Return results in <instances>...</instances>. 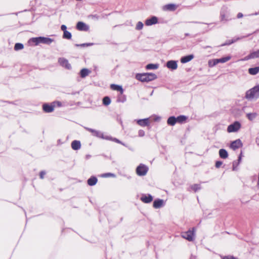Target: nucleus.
Returning a JSON list of instances; mask_svg holds the SVG:
<instances>
[{
    "label": "nucleus",
    "mask_w": 259,
    "mask_h": 259,
    "mask_svg": "<svg viewBox=\"0 0 259 259\" xmlns=\"http://www.w3.org/2000/svg\"><path fill=\"white\" fill-rule=\"evenodd\" d=\"M156 78V75L153 73H138L136 75V78L142 82H149Z\"/></svg>",
    "instance_id": "1"
},
{
    "label": "nucleus",
    "mask_w": 259,
    "mask_h": 259,
    "mask_svg": "<svg viewBox=\"0 0 259 259\" xmlns=\"http://www.w3.org/2000/svg\"><path fill=\"white\" fill-rule=\"evenodd\" d=\"M259 97V85H256L246 92L245 98L251 100Z\"/></svg>",
    "instance_id": "2"
},
{
    "label": "nucleus",
    "mask_w": 259,
    "mask_h": 259,
    "mask_svg": "<svg viewBox=\"0 0 259 259\" xmlns=\"http://www.w3.org/2000/svg\"><path fill=\"white\" fill-rule=\"evenodd\" d=\"M148 168L145 165L140 164L136 169V172L138 176H145L147 173Z\"/></svg>",
    "instance_id": "3"
},
{
    "label": "nucleus",
    "mask_w": 259,
    "mask_h": 259,
    "mask_svg": "<svg viewBox=\"0 0 259 259\" xmlns=\"http://www.w3.org/2000/svg\"><path fill=\"white\" fill-rule=\"evenodd\" d=\"M85 128L88 131L91 132L92 134V135L93 136H96L97 137H98V138H102V139H110L108 137V136L104 137L103 134L102 132H100V131L94 130V129H92V128H89V127H85Z\"/></svg>",
    "instance_id": "4"
},
{
    "label": "nucleus",
    "mask_w": 259,
    "mask_h": 259,
    "mask_svg": "<svg viewBox=\"0 0 259 259\" xmlns=\"http://www.w3.org/2000/svg\"><path fill=\"white\" fill-rule=\"evenodd\" d=\"M181 236L183 238H185L189 241H193L194 236V228H193L192 231L188 230L187 232H183Z\"/></svg>",
    "instance_id": "5"
},
{
    "label": "nucleus",
    "mask_w": 259,
    "mask_h": 259,
    "mask_svg": "<svg viewBox=\"0 0 259 259\" xmlns=\"http://www.w3.org/2000/svg\"><path fill=\"white\" fill-rule=\"evenodd\" d=\"M241 127V124L238 121H235L233 124L229 125L227 128L228 133L237 132Z\"/></svg>",
    "instance_id": "6"
},
{
    "label": "nucleus",
    "mask_w": 259,
    "mask_h": 259,
    "mask_svg": "<svg viewBox=\"0 0 259 259\" xmlns=\"http://www.w3.org/2000/svg\"><path fill=\"white\" fill-rule=\"evenodd\" d=\"M58 62L61 66H62L63 67H65V68L67 69H70L71 68V65L69 63L68 61L64 58H60L58 60Z\"/></svg>",
    "instance_id": "7"
},
{
    "label": "nucleus",
    "mask_w": 259,
    "mask_h": 259,
    "mask_svg": "<svg viewBox=\"0 0 259 259\" xmlns=\"http://www.w3.org/2000/svg\"><path fill=\"white\" fill-rule=\"evenodd\" d=\"M242 146V143L240 139L233 141L230 145V148L235 150Z\"/></svg>",
    "instance_id": "8"
},
{
    "label": "nucleus",
    "mask_w": 259,
    "mask_h": 259,
    "mask_svg": "<svg viewBox=\"0 0 259 259\" xmlns=\"http://www.w3.org/2000/svg\"><path fill=\"white\" fill-rule=\"evenodd\" d=\"M157 23L158 18L156 16H152L150 18L147 19L145 21V25L147 26H151Z\"/></svg>",
    "instance_id": "9"
},
{
    "label": "nucleus",
    "mask_w": 259,
    "mask_h": 259,
    "mask_svg": "<svg viewBox=\"0 0 259 259\" xmlns=\"http://www.w3.org/2000/svg\"><path fill=\"white\" fill-rule=\"evenodd\" d=\"M76 29L80 31H87L89 26L82 22H78L76 24Z\"/></svg>",
    "instance_id": "10"
},
{
    "label": "nucleus",
    "mask_w": 259,
    "mask_h": 259,
    "mask_svg": "<svg viewBox=\"0 0 259 259\" xmlns=\"http://www.w3.org/2000/svg\"><path fill=\"white\" fill-rule=\"evenodd\" d=\"M43 110L46 113H50L54 111V106L52 103L51 104H44L42 106Z\"/></svg>",
    "instance_id": "11"
},
{
    "label": "nucleus",
    "mask_w": 259,
    "mask_h": 259,
    "mask_svg": "<svg viewBox=\"0 0 259 259\" xmlns=\"http://www.w3.org/2000/svg\"><path fill=\"white\" fill-rule=\"evenodd\" d=\"M166 67L172 70H176L178 68L177 62L176 61L170 60L166 63Z\"/></svg>",
    "instance_id": "12"
},
{
    "label": "nucleus",
    "mask_w": 259,
    "mask_h": 259,
    "mask_svg": "<svg viewBox=\"0 0 259 259\" xmlns=\"http://www.w3.org/2000/svg\"><path fill=\"white\" fill-rule=\"evenodd\" d=\"M141 200L144 203H148L152 201L153 197L150 194L143 195L141 197Z\"/></svg>",
    "instance_id": "13"
},
{
    "label": "nucleus",
    "mask_w": 259,
    "mask_h": 259,
    "mask_svg": "<svg viewBox=\"0 0 259 259\" xmlns=\"http://www.w3.org/2000/svg\"><path fill=\"white\" fill-rule=\"evenodd\" d=\"M164 205V201L162 199H157L154 200L153 202V207L155 208H159Z\"/></svg>",
    "instance_id": "14"
},
{
    "label": "nucleus",
    "mask_w": 259,
    "mask_h": 259,
    "mask_svg": "<svg viewBox=\"0 0 259 259\" xmlns=\"http://www.w3.org/2000/svg\"><path fill=\"white\" fill-rule=\"evenodd\" d=\"M137 123L141 126H147L149 124V118L137 120Z\"/></svg>",
    "instance_id": "15"
},
{
    "label": "nucleus",
    "mask_w": 259,
    "mask_h": 259,
    "mask_svg": "<svg viewBox=\"0 0 259 259\" xmlns=\"http://www.w3.org/2000/svg\"><path fill=\"white\" fill-rule=\"evenodd\" d=\"M81 147V144L79 141L74 140L71 143V148L74 150H79Z\"/></svg>",
    "instance_id": "16"
},
{
    "label": "nucleus",
    "mask_w": 259,
    "mask_h": 259,
    "mask_svg": "<svg viewBox=\"0 0 259 259\" xmlns=\"http://www.w3.org/2000/svg\"><path fill=\"white\" fill-rule=\"evenodd\" d=\"M194 56L193 55H189L186 56H184L181 58V62L182 63H186L191 60H192L194 58Z\"/></svg>",
    "instance_id": "17"
},
{
    "label": "nucleus",
    "mask_w": 259,
    "mask_h": 259,
    "mask_svg": "<svg viewBox=\"0 0 259 259\" xmlns=\"http://www.w3.org/2000/svg\"><path fill=\"white\" fill-rule=\"evenodd\" d=\"M176 9V6L175 4H168L163 7V10L165 11H174Z\"/></svg>",
    "instance_id": "18"
},
{
    "label": "nucleus",
    "mask_w": 259,
    "mask_h": 259,
    "mask_svg": "<svg viewBox=\"0 0 259 259\" xmlns=\"http://www.w3.org/2000/svg\"><path fill=\"white\" fill-rule=\"evenodd\" d=\"M53 41L54 39L51 38L41 36V44L50 45Z\"/></svg>",
    "instance_id": "19"
},
{
    "label": "nucleus",
    "mask_w": 259,
    "mask_h": 259,
    "mask_svg": "<svg viewBox=\"0 0 259 259\" xmlns=\"http://www.w3.org/2000/svg\"><path fill=\"white\" fill-rule=\"evenodd\" d=\"M110 88L112 90L117 91L120 92V93L123 94V90L122 87L120 85L112 84L110 85Z\"/></svg>",
    "instance_id": "20"
},
{
    "label": "nucleus",
    "mask_w": 259,
    "mask_h": 259,
    "mask_svg": "<svg viewBox=\"0 0 259 259\" xmlns=\"http://www.w3.org/2000/svg\"><path fill=\"white\" fill-rule=\"evenodd\" d=\"M98 180L96 177L92 176L88 180V184L89 186H94L97 183Z\"/></svg>",
    "instance_id": "21"
},
{
    "label": "nucleus",
    "mask_w": 259,
    "mask_h": 259,
    "mask_svg": "<svg viewBox=\"0 0 259 259\" xmlns=\"http://www.w3.org/2000/svg\"><path fill=\"white\" fill-rule=\"evenodd\" d=\"M219 156L222 158L226 159L228 157V153L225 149H221L219 150Z\"/></svg>",
    "instance_id": "22"
},
{
    "label": "nucleus",
    "mask_w": 259,
    "mask_h": 259,
    "mask_svg": "<svg viewBox=\"0 0 259 259\" xmlns=\"http://www.w3.org/2000/svg\"><path fill=\"white\" fill-rule=\"evenodd\" d=\"M167 123L168 125L173 126L177 123V118L175 116L169 117L167 121Z\"/></svg>",
    "instance_id": "23"
},
{
    "label": "nucleus",
    "mask_w": 259,
    "mask_h": 259,
    "mask_svg": "<svg viewBox=\"0 0 259 259\" xmlns=\"http://www.w3.org/2000/svg\"><path fill=\"white\" fill-rule=\"evenodd\" d=\"M29 41V42L34 44L36 46L38 45V44H41V36L31 38Z\"/></svg>",
    "instance_id": "24"
},
{
    "label": "nucleus",
    "mask_w": 259,
    "mask_h": 259,
    "mask_svg": "<svg viewBox=\"0 0 259 259\" xmlns=\"http://www.w3.org/2000/svg\"><path fill=\"white\" fill-rule=\"evenodd\" d=\"M258 115L257 113L256 112L253 113H248L246 114V117L250 121L253 120Z\"/></svg>",
    "instance_id": "25"
},
{
    "label": "nucleus",
    "mask_w": 259,
    "mask_h": 259,
    "mask_svg": "<svg viewBox=\"0 0 259 259\" xmlns=\"http://www.w3.org/2000/svg\"><path fill=\"white\" fill-rule=\"evenodd\" d=\"M90 71L86 68L82 69L80 71V75L82 78H84L89 75Z\"/></svg>",
    "instance_id": "26"
},
{
    "label": "nucleus",
    "mask_w": 259,
    "mask_h": 259,
    "mask_svg": "<svg viewBox=\"0 0 259 259\" xmlns=\"http://www.w3.org/2000/svg\"><path fill=\"white\" fill-rule=\"evenodd\" d=\"M248 72L251 75H256L259 73V67L249 68L248 69Z\"/></svg>",
    "instance_id": "27"
},
{
    "label": "nucleus",
    "mask_w": 259,
    "mask_h": 259,
    "mask_svg": "<svg viewBox=\"0 0 259 259\" xmlns=\"http://www.w3.org/2000/svg\"><path fill=\"white\" fill-rule=\"evenodd\" d=\"M217 62L218 63H224L231 59V57L228 56L220 59H216Z\"/></svg>",
    "instance_id": "28"
},
{
    "label": "nucleus",
    "mask_w": 259,
    "mask_h": 259,
    "mask_svg": "<svg viewBox=\"0 0 259 259\" xmlns=\"http://www.w3.org/2000/svg\"><path fill=\"white\" fill-rule=\"evenodd\" d=\"M177 118V122H179L180 123H183L185 122L187 120V117L185 115H180L176 117Z\"/></svg>",
    "instance_id": "29"
},
{
    "label": "nucleus",
    "mask_w": 259,
    "mask_h": 259,
    "mask_svg": "<svg viewBox=\"0 0 259 259\" xmlns=\"http://www.w3.org/2000/svg\"><path fill=\"white\" fill-rule=\"evenodd\" d=\"M158 68V65L157 64H149L146 65V68L147 70L156 69Z\"/></svg>",
    "instance_id": "30"
},
{
    "label": "nucleus",
    "mask_w": 259,
    "mask_h": 259,
    "mask_svg": "<svg viewBox=\"0 0 259 259\" xmlns=\"http://www.w3.org/2000/svg\"><path fill=\"white\" fill-rule=\"evenodd\" d=\"M126 101V97L123 95L122 94L120 93L117 99L118 102L124 103Z\"/></svg>",
    "instance_id": "31"
},
{
    "label": "nucleus",
    "mask_w": 259,
    "mask_h": 259,
    "mask_svg": "<svg viewBox=\"0 0 259 259\" xmlns=\"http://www.w3.org/2000/svg\"><path fill=\"white\" fill-rule=\"evenodd\" d=\"M72 36L71 33L67 31H65V32H63V38L65 39H71Z\"/></svg>",
    "instance_id": "32"
},
{
    "label": "nucleus",
    "mask_w": 259,
    "mask_h": 259,
    "mask_svg": "<svg viewBox=\"0 0 259 259\" xmlns=\"http://www.w3.org/2000/svg\"><path fill=\"white\" fill-rule=\"evenodd\" d=\"M111 103V100L108 97H105L103 99V104L105 106H108Z\"/></svg>",
    "instance_id": "33"
},
{
    "label": "nucleus",
    "mask_w": 259,
    "mask_h": 259,
    "mask_svg": "<svg viewBox=\"0 0 259 259\" xmlns=\"http://www.w3.org/2000/svg\"><path fill=\"white\" fill-rule=\"evenodd\" d=\"M216 61H217L216 59L209 60L208 62V64L209 67H213L214 66H215L216 65H217L218 63H217V62Z\"/></svg>",
    "instance_id": "34"
},
{
    "label": "nucleus",
    "mask_w": 259,
    "mask_h": 259,
    "mask_svg": "<svg viewBox=\"0 0 259 259\" xmlns=\"http://www.w3.org/2000/svg\"><path fill=\"white\" fill-rule=\"evenodd\" d=\"M23 48H24V46L22 44L16 43L14 46V50L15 51H19V50L23 49Z\"/></svg>",
    "instance_id": "35"
},
{
    "label": "nucleus",
    "mask_w": 259,
    "mask_h": 259,
    "mask_svg": "<svg viewBox=\"0 0 259 259\" xmlns=\"http://www.w3.org/2000/svg\"><path fill=\"white\" fill-rule=\"evenodd\" d=\"M239 39H240V38L238 37L236 39H233L231 40H227L224 44H223L222 46H224L225 45H230L232 44V43L235 42L237 40H239Z\"/></svg>",
    "instance_id": "36"
},
{
    "label": "nucleus",
    "mask_w": 259,
    "mask_h": 259,
    "mask_svg": "<svg viewBox=\"0 0 259 259\" xmlns=\"http://www.w3.org/2000/svg\"><path fill=\"white\" fill-rule=\"evenodd\" d=\"M191 188L194 191L196 192L201 189L200 186L199 184H194L191 186Z\"/></svg>",
    "instance_id": "37"
},
{
    "label": "nucleus",
    "mask_w": 259,
    "mask_h": 259,
    "mask_svg": "<svg viewBox=\"0 0 259 259\" xmlns=\"http://www.w3.org/2000/svg\"><path fill=\"white\" fill-rule=\"evenodd\" d=\"M102 177L103 178H107V177H113L115 178L116 177L115 175L112 173L108 172V173H105L101 175Z\"/></svg>",
    "instance_id": "38"
},
{
    "label": "nucleus",
    "mask_w": 259,
    "mask_h": 259,
    "mask_svg": "<svg viewBox=\"0 0 259 259\" xmlns=\"http://www.w3.org/2000/svg\"><path fill=\"white\" fill-rule=\"evenodd\" d=\"M110 139H108L109 140H111V141H113L117 143H119V144H120L123 146H125V144L124 143H123L121 141H120V140H119L118 139H116V138H113L112 137H108Z\"/></svg>",
    "instance_id": "39"
},
{
    "label": "nucleus",
    "mask_w": 259,
    "mask_h": 259,
    "mask_svg": "<svg viewBox=\"0 0 259 259\" xmlns=\"http://www.w3.org/2000/svg\"><path fill=\"white\" fill-rule=\"evenodd\" d=\"M143 27V24L142 22L139 21L137 23L136 25V29L137 30H141Z\"/></svg>",
    "instance_id": "40"
},
{
    "label": "nucleus",
    "mask_w": 259,
    "mask_h": 259,
    "mask_svg": "<svg viewBox=\"0 0 259 259\" xmlns=\"http://www.w3.org/2000/svg\"><path fill=\"white\" fill-rule=\"evenodd\" d=\"M253 58H259V50L251 53Z\"/></svg>",
    "instance_id": "41"
},
{
    "label": "nucleus",
    "mask_w": 259,
    "mask_h": 259,
    "mask_svg": "<svg viewBox=\"0 0 259 259\" xmlns=\"http://www.w3.org/2000/svg\"><path fill=\"white\" fill-rule=\"evenodd\" d=\"M221 21H226L228 20V19L226 18V15L223 12H221Z\"/></svg>",
    "instance_id": "42"
},
{
    "label": "nucleus",
    "mask_w": 259,
    "mask_h": 259,
    "mask_svg": "<svg viewBox=\"0 0 259 259\" xmlns=\"http://www.w3.org/2000/svg\"><path fill=\"white\" fill-rule=\"evenodd\" d=\"M93 45V44L92 43H85V44H80V45H78V44H76L75 45V46L76 47H89V46H91Z\"/></svg>",
    "instance_id": "43"
},
{
    "label": "nucleus",
    "mask_w": 259,
    "mask_h": 259,
    "mask_svg": "<svg viewBox=\"0 0 259 259\" xmlns=\"http://www.w3.org/2000/svg\"><path fill=\"white\" fill-rule=\"evenodd\" d=\"M53 106H54V108L55 107H61L62 106V104L60 101H55L52 103Z\"/></svg>",
    "instance_id": "44"
},
{
    "label": "nucleus",
    "mask_w": 259,
    "mask_h": 259,
    "mask_svg": "<svg viewBox=\"0 0 259 259\" xmlns=\"http://www.w3.org/2000/svg\"><path fill=\"white\" fill-rule=\"evenodd\" d=\"M253 59L251 53L248 56L241 59L242 61H246L249 59Z\"/></svg>",
    "instance_id": "45"
},
{
    "label": "nucleus",
    "mask_w": 259,
    "mask_h": 259,
    "mask_svg": "<svg viewBox=\"0 0 259 259\" xmlns=\"http://www.w3.org/2000/svg\"><path fill=\"white\" fill-rule=\"evenodd\" d=\"M239 162L234 161L233 162V170H237V167L238 165L239 164Z\"/></svg>",
    "instance_id": "46"
},
{
    "label": "nucleus",
    "mask_w": 259,
    "mask_h": 259,
    "mask_svg": "<svg viewBox=\"0 0 259 259\" xmlns=\"http://www.w3.org/2000/svg\"><path fill=\"white\" fill-rule=\"evenodd\" d=\"M138 135H139V136H140V137H143L145 135V132L142 130H140L138 132Z\"/></svg>",
    "instance_id": "47"
},
{
    "label": "nucleus",
    "mask_w": 259,
    "mask_h": 259,
    "mask_svg": "<svg viewBox=\"0 0 259 259\" xmlns=\"http://www.w3.org/2000/svg\"><path fill=\"white\" fill-rule=\"evenodd\" d=\"M222 259H238V258L233 256L228 255V256H224Z\"/></svg>",
    "instance_id": "48"
},
{
    "label": "nucleus",
    "mask_w": 259,
    "mask_h": 259,
    "mask_svg": "<svg viewBox=\"0 0 259 259\" xmlns=\"http://www.w3.org/2000/svg\"><path fill=\"white\" fill-rule=\"evenodd\" d=\"M223 164V162L221 161H217L216 162H215V167L217 168H219L221 165L222 164Z\"/></svg>",
    "instance_id": "49"
},
{
    "label": "nucleus",
    "mask_w": 259,
    "mask_h": 259,
    "mask_svg": "<svg viewBox=\"0 0 259 259\" xmlns=\"http://www.w3.org/2000/svg\"><path fill=\"white\" fill-rule=\"evenodd\" d=\"M45 175H46L45 171H40V174H39L40 178L41 179H44V176Z\"/></svg>",
    "instance_id": "50"
},
{
    "label": "nucleus",
    "mask_w": 259,
    "mask_h": 259,
    "mask_svg": "<svg viewBox=\"0 0 259 259\" xmlns=\"http://www.w3.org/2000/svg\"><path fill=\"white\" fill-rule=\"evenodd\" d=\"M61 29L62 31H63V32H65V31H67V27L65 25H62L61 26Z\"/></svg>",
    "instance_id": "51"
},
{
    "label": "nucleus",
    "mask_w": 259,
    "mask_h": 259,
    "mask_svg": "<svg viewBox=\"0 0 259 259\" xmlns=\"http://www.w3.org/2000/svg\"><path fill=\"white\" fill-rule=\"evenodd\" d=\"M242 17H243V14L241 13H239L237 14V18H242Z\"/></svg>",
    "instance_id": "52"
},
{
    "label": "nucleus",
    "mask_w": 259,
    "mask_h": 259,
    "mask_svg": "<svg viewBox=\"0 0 259 259\" xmlns=\"http://www.w3.org/2000/svg\"><path fill=\"white\" fill-rule=\"evenodd\" d=\"M257 186L259 188V172L258 174V180H257Z\"/></svg>",
    "instance_id": "53"
},
{
    "label": "nucleus",
    "mask_w": 259,
    "mask_h": 259,
    "mask_svg": "<svg viewBox=\"0 0 259 259\" xmlns=\"http://www.w3.org/2000/svg\"><path fill=\"white\" fill-rule=\"evenodd\" d=\"M92 18H97V19H98V16H97V15H92Z\"/></svg>",
    "instance_id": "54"
},
{
    "label": "nucleus",
    "mask_w": 259,
    "mask_h": 259,
    "mask_svg": "<svg viewBox=\"0 0 259 259\" xmlns=\"http://www.w3.org/2000/svg\"><path fill=\"white\" fill-rule=\"evenodd\" d=\"M241 155L239 156L238 157V161L239 162H240V161H241Z\"/></svg>",
    "instance_id": "55"
},
{
    "label": "nucleus",
    "mask_w": 259,
    "mask_h": 259,
    "mask_svg": "<svg viewBox=\"0 0 259 259\" xmlns=\"http://www.w3.org/2000/svg\"><path fill=\"white\" fill-rule=\"evenodd\" d=\"M208 47V46H206V47H204V49H206V48H207Z\"/></svg>",
    "instance_id": "56"
}]
</instances>
